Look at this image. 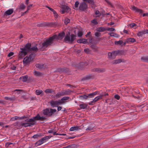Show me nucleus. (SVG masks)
Returning a JSON list of instances; mask_svg holds the SVG:
<instances>
[{"label": "nucleus", "instance_id": "nucleus-1", "mask_svg": "<svg viewBox=\"0 0 148 148\" xmlns=\"http://www.w3.org/2000/svg\"><path fill=\"white\" fill-rule=\"evenodd\" d=\"M65 35V33L64 32H62L60 33L58 36L55 35L52 37H51L49 39L46 40V41L42 44V45H40L37 44L36 46L33 47L30 49L31 44H28L25 46L24 48H21V51L19 52V56L20 58H22L24 57L27 53L30 51L31 50L34 51H36L37 49V48L41 50H44L49 45H50L53 42V41L54 39L60 40L63 38Z\"/></svg>", "mask_w": 148, "mask_h": 148}, {"label": "nucleus", "instance_id": "nucleus-2", "mask_svg": "<svg viewBox=\"0 0 148 148\" xmlns=\"http://www.w3.org/2000/svg\"><path fill=\"white\" fill-rule=\"evenodd\" d=\"M42 118L39 114H38L36 116L30 119H27L25 120L27 123H23L22 124V126L24 127L30 126L34 124L33 122L36 121Z\"/></svg>", "mask_w": 148, "mask_h": 148}, {"label": "nucleus", "instance_id": "nucleus-3", "mask_svg": "<svg viewBox=\"0 0 148 148\" xmlns=\"http://www.w3.org/2000/svg\"><path fill=\"white\" fill-rule=\"evenodd\" d=\"M87 7V5L85 2H82L79 5V2L77 1L75 2L74 8L76 10L79 9L81 10H85Z\"/></svg>", "mask_w": 148, "mask_h": 148}, {"label": "nucleus", "instance_id": "nucleus-4", "mask_svg": "<svg viewBox=\"0 0 148 148\" xmlns=\"http://www.w3.org/2000/svg\"><path fill=\"white\" fill-rule=\"evenodd\" d=\"M76 36L74 34H71V36L69 34L66 35L64 40L66 42L71 43L73 41L75 38Z\"/></svg>", "mask_w": 148, "mask_h": 148}, {"label": "nucleus", "instance_id": "nucleus-5", "mask_svg": "<svg viewBox=\"0 0 148 148\" xmlns=\"http://www.w3.org/2000/svg\"><path fill=\"white\" fill-rule=\"evenodd\" d=\"M34 55L33 54H31L28 57H25L24 59L23 63L25 65L29 64L34 59Z\"/></svg>", "mask_w": 148, "mask_h": 148}, {"label": "nucleus", "instance_id": "nucleus-6", "mask_svg": "<svg viewBox=\"0 0 148 148\" xmlns=\"http://www.w3.org/2000/svg\"><path fill=\"white\" fill-rule=\"evenodd\" d=\"M82 28L81 27H79L74 29H73L72 32L75 34H77L78 37H81L83 34Z\"/></svg>", "mask_w": 148, "mask_h": 148}, {"label": "nucleus", "instance_id": "nucleus-7", "mask_svg": "<svg viewBox=\"0 0 148 148\" xmlns=\"http://www.w3.org/2000/svg\"><path fill=\"white\" fill-rule=\"evenodd\" d=\"M61 10H60V12L62 14L65 13H68L70 10V8L66 5H62L61 6Z\"/></svg>", "mask_w": 148, "mask_h": 148}, {"label": "nucleus", "instance_id": "nucleus-8", "mask_svg": "<svg viewBox=\"0 0 148 148\" xmlns=\"http://www.w3.org/2000/svg\"><path fill=\"white\" fill-rule=\"evenodd\" d=\"M63 103V102L60 100L58 101H52L50 102L51 106L53 107H56Z\"/></svg>", "mask_w": 148, "mask_h": 148}, {"label": "nucleus", "instance_id": "nucleus-9", "mask_svg": "<svg viewBox=\"0 0 148 148\" xmlns=\"http://www.w3.org/2000/svg\"><path fill=\"white\" fill-rule=\"evenodd\" d=\"M125 61L123 59H118L117 60H114L112 61L111 63L112 64H119L121 62H124Z\"/></svg>", "mask_w": 148, "mask_h": 148}, {"label": "nucleus", "instance_id": "nucleus-10", "mask_svg": "<svg viewBox=\"0 0 148 148\" xmlns=\"http://www.w3.org/2000/svg\"><path fill=\"white\" fill-rule=\"evenodd\" d=\"M92 94H90L89 95L88 94L86 95H84L81 96L80 97V98L82 100L85 99H89L90 98H92Z\"/></svg>", "mask_w": 148, "mask_h": 148}, {"label": "nucleus", "instance_id": "nucleus-11", "mask_svg": "<svg viewBox=\"0 0 148 148\" xmlns=\"http://www.w3.org/2000/svg\"><path fill=\"white\" fill-rule=\"evenodd\" d=\"M131 7L132 10L136 12L139 13L140 14H142L143 13L142 10L138 9L134 5L132 6Z\"/></svg>", "mask_w": 148, "mask_h": 148}, {"label": "nucleus", "instance_id": "nucleus-12", "mask_svg": "<svg viewBox=\"0 0 148 148\" xmlns=\"http://www.w3.org/2000/svg\"><path fill=\"white\" fill-rule=\"evenodd\" d=\"M77 42L79 43L83 44H86L88 42L87 40L84 38L78 39L77 40Z\"/></svg>", "mask_w": 148, "mask_h": 148}, {"label": "nucleus", "instance_id": "nucleus-13", "mask_svg": "<svg viewBox=\"0 0 148 148\" xmlns=\"http://www.w3.org/2000/svg\"><path fill=\"white\" fill-rule=\"evenodd\" d=\"M45 140L43 139V138H42L41 139L39 140L36 143V145L37 146L43 144Z\"/></svg>", "mask_w": 148, "mask_h": 148}, {"label": "nucleus", "instance_id": "nucleus-14", "mask_svg": "<svg viewBox=\"0 0 148 148\" xmlns=\"http://www.w3.org/2000/svg\"><path fill=\"white\" fill-rule=\"evenodd\" d=\"M136 41V40L133 38H130L127 39L126 41L128 43L130 42H134Z\"/></svg>", "mask_w": 148, "mask_h": 148}, {"label": "nucleus", "instance_id": "nucleus-15", "mask_svg": "<svg viewBox=\"0 0 148 148\" xmlns=\"http://www.w3.org/2000/svg\"><path fill=\"white\" fill-rule=\"evenodd\" d=\"M13 9H10L7 10L5 12V14L7 15H10L13 12Z\"/></svg>", "mask_w": 148, "mask_h": 148}, {"label": "nucleus", "instance_id": "nucleus-16", "mask_svg": "<svg viewBox=\"0 0 148 148\" xmlns=\"http://www.w3.org/2000/svg\"><path fill=\"white\" fill-rule=\"evenodd\" d=\"M93 71L97 72L98 73H101L104 72L105 71L104 69H100L99 68H95Z\"/></svg>", "mask_w": 148, "mask_h": 148}, {"label": "nucleus", "instance_id": "nucleus-17", "mask_svg": "<svg viewBox=\"0 0 148 148\" xmlns=\"http://www.w3.org/2000/svg\"><path fill=\"white\" fill-rule=\"evenodd\" d=\"M108 58L111 60H114L115 58V57H114V56L113 55L112 53L110 52L108 53Z\"/></svg>", "mask_w": 148, "mask_h": 148}, {"label": "nucleus", "instance_id": "nucleus-18", "mask_svg": "<svg viewBox=\"0 0 148 148\" xmlns=\"http://www.w3.org/2000/svg\"><path fill=\"white\" fill-rule=\"evenodd\" d=\"M95 15L96 17H99L101 15V13L99 10H95Z\"/></svg>", "mask_w": 148, "mask_h": 148}, {"label": "nucleus", "instance_id": "nucleus-19", "mask_svg": "<svg viewBox=\"0 0 148 148\" xmlns=\"http://www.w3.org/2000/svg\"><path fill=\"white\" fill-rule=\"evenodd\" d=\"M106 28L103 27H100L98 28H97L96 29V30L97 32H104L106 30Z\"/></svg>", "mask_w": 148, "mask_h": 148}, {"label": "nucleus", "instance_id": "nucleus-20", "mask_svg": "<svg viewBox=\"0 0 148 148\" xmlns=\"http://www.w3.org/2000/svg\"><path fill=\"white\" fill-rule=\"evenodd\" d=\"M114 43L116 45H125L126 44V43H123L122 40H120L119 41H115Z\"/></svg>", "mask_w": 148, "mask_h": 148}, {"label": "nucleus", "instance_id": "nucleus-21", "mask_svg": "<svg viewBox=\"0 0 148 148\" xmlns=\"http://www.w3.org/2000/svg\"><path fill=\"white\" fill-rule=\"evenodd\" d=\"M28 77L27 76H24L21 77L20 78V79L23 82H26L27 79Z\"/></svg>", "mask_w": 148, "mask_h": 148}, {"label": "nucleus", "instance_id": "nucleus-22", "mask_svg": "<svg viewBox=\"0 0 148 148\" xmlns=\"http://www.w3.org/2000/svg\"><path fill=\"white\" fill-rule=\"evenodd\" d=\"M80 129L79 128L78 126L73 127H71L70 130V131H73L75 130H77Z\"/></svg>", "mask_w": 148, "mask_h": 148}, {"label": "nucleus", "instance_id": "nucleus-23", "mask_svg": "<svg viewBox=\"0 0 148 148\" xmlns=\"http://www.w3.org/2000/svg\"><path fill=\"white\" fill-rule=\"evenodd\" d=\"M145 34V33L144 30L140 31L137 33V35L138 36H142Z\"/></svg>", "mask_w": 148, "mask_h": 148}, {"label": "nucleus", "instance_id": "nucleus-24", "mask_svg": "<svg viewBox=\"0 0 148 148\" xmlns=\"http://www.w3.org/2000/svg\"><path fill=\"white\" fill-rule=\"evenodd\" d=\"M102 96L101 95H100L97 97L93 100V102H96L99 99H102Z\"/></svg>", "mask_w": 148, "mask_h": 148}, {"label": "nucleus", "instance_id": "nucleus-25", "mask_svg": "<svg viewBox=\"0 0 148 148\" xmlns=\"http://www.w3.org/2000/svg\"><path fill=\"white\" fill-rule=\"evenodd\" d=\"M43 113L45 115H50L49 110V109H46L43 112Z\"/></svg>", "mask_w": 148, "mask_h": 148}, {"label": "nucleus", "instance_id": "nucleus-26", "mask_svg": "<svg viewBox=\"0 0 148 148\" xmlns=\"http://www.w3.org/2000/svg\"><path fill=\"white\" fill-rule=\"evenodd\" d=\"M141 59L142 60L145 62H148V56H143L141 57Z\"/></svg>", "mask_w": 148, "mask_h": 148}, {"label": "nucleus", "instance_id": "nucleus-27", "mask_svg": "<svg viewBox=\"0 0 148 148\" xmlns=\"http://www.w3.org/2000/svg\"><path fill=\"white\" fill-rule=\"evenodd\" d=\"M87 105L85 103H83L80 105L79 107L81 109H84L86 108Z\"/></svg>", "mask_w": 148, "mask_h": 148}, {"label": "nucleus", "instance_id": "nucleus-28", "mask_svg": "<svg viewBox=\"0 0 148 148\" xmlns=\"http://www.w3.org/2000/svg\"><path fill=\"white\" fill-rule=\"evenodd\" d=\"M117 52L118 56H121L124 55V51H117Z\"/></svg>", "mask_w": 148, "mask_h": 148}, {"label": "nucleus", "instance_id": "nucleus-29", "mask_svg": "<svg viewBox=\"0 0 148 148\" xmlns=\"http://www.w3.org/2000/svg\"><path fill=\"white\" fill-rule=\"evenodd\" d=\"M49 112L50 115H51L52 114L54 113L56 111V110L55 109H49Z\"/></svg>", "mask_w": 148, "mask_h": 148}, {"label": "nucleus", "instance_id": "nucleus-30", "mask_svg": "<svg viewBox=\"0 0 148 148\" xmlns=\"http://www.w3.org/2000/svg\"><path fill=\"white\" fill-rule=\"evenodd\" d=\"M34 75L36 76H39L41 75V74L39 72L35 71L34 72Z\"/></svg>", "mask_w": 148, "mask_h": 148}, {"label": "nucleus", "instance_id": "nucleus-31", "mask_svg": "<svg viewBox=\"0 0 148 148\" xmlns=\"http://www.w3.org/2000/svg\"><path fill=\"white\" fill-rule=\"evenodd\" d=\"M42 92V91L40 90H37L36 91V94L38 95H40Z\"/></svg>", "mask_w": 148, "mask_h": 148}, {"label": "nucleus", "instance_id": "nucleus-32", "mask_svg": "<svg viewBox=\"0 0 148 148\" xmlns=\"http://www.w3.org/2000/svg\"><path fill=\"white\" fill-rule=\"evenodd\" d=\"M108 34L111 36L116 37L117 35L116 34L113 32L109 33Z\"/></svg>", "mask_w": 148, "mask_h": 148}, {"label": "nucleus", "instance_id": "nucleus-33", "mask_svg": "<svg viewBox=\"0 0 148 148\" xmlns=\"http://www.w3.org/2000/svg\"><path fill=\"white\" fill-rule=\"evenodd\" d=\"M106 1L107 2V3H108V5H110V7L112 8L114 7V6L112 4V3L109 1L108 0H107Z\"/></svg>", "mask_w": 148, "mask_h": 148}, {"label": "nucleus", "instance_id": "nucleus-34", "mask_svg": "<svg viewBox=\"0 0 148 148\" xmlns=\"http://www.w3.org/2000/svg\"><path fill=\"white\" fill-rule=\"evenodd\" d=\"M112 53H113V55L114 57H115V58L116 56L118 55L117 51H113L112 52Z\"/></svg>", "mask_w": 148, "mask_h": 148}, {"label": "nucleus", "instance_id": "nucleus-35", "mask_svg": "<svg viewBox=\"0 0 148 148\" xmlns=\"http://www.w3.org/2000/svg\"><path fill=\"white\" fill-rule=\"evenodd\" d=\"M25 5L23 3H21V4L20 8L22 9H25Z\"/></svg>", "mask_w": 148, "mask_h": 148}, {"label": "nucleus", "instance_id": "nucleus-36", "mask_svg": "<svg viewBox=\"0 0 148 148\" xmlns=\"http://www.w3.org/2000/svg\"><path fill=\"white\" fill-rule=\"evenodd\" d=\"M106 30L113 32L115 30V29L114 28H107L106 29Z\"/></svg>", "mask_w": 148, "mask_h": 148}, {"label": "nucleus", "instance_id": "nucleus-37", "mask_svg": "<svg viewBox=\"0 0 148 148\" xmlns=\"http://www.w3.org/2000/svg\"><path fill=\"white\" fill-rule=\"evenodd\" d=\"M95 36L98 37L100 36L101 35V33L99 32H96L95 34Z\"/></svg>", "mask_w": 148, "mask_h": 148}, {"label": "nucleus", "instance_id": "nucleus-38", "mask_svg": "<svg viewBox=\"0 0 148 148\" xmlns=\"http://www.w3.org/2000/svg\"><path fill=\"white\" fill-rule=\"evenodd\" d=\"M63 95L64 94L63 93L59 92L56 94V96L58 97L61 96Z\"/></svg>", "mask_w": 148, "mask_h": 148}, {"label": "nucleus", "instance_id": "nucleus-39", "mask_svg": "<svg viewBox=\"0 0 148 148\" xmlns=\"http://www.w3.org/2000/svg\"><path fill=\"white\" fill-rule=\"evenodd\" d=\"M70 21V20L69 19L66 18L64 21V23L66 24H67Z\"/></svg>", "mask_w": 148, "mask_h": 148}, {"label": "nucleus", "instance_id": "nucleus-40", "mask_svg": "<svg viewBox=\"0 0 148 148\" xmlns=\"http://www.w3.org/2000/svg\"><path fill=\"white\" fill-rule=\"evenodd\" d=\"M84 51L85 53H90V51L88 48H86L84 49Z\"/></svg>", "mask_w": 148, "mask_h": 148}, {"label": "nucleus", "instance_id": "nucleus-41", "mask_svg": "<svg viewBox=\"0 0 148 148\" xmlns=\"http://www.w3.org/2000/svg\"><path fill=\"white\" fill-rule=\"evenodd\" d=\"M45 91L46 93H50V92H52L53 91L51 90L50 89H47Z\"/></svg>", "mask_w": 148, "mask_h": 148}, {"label": "nucleus", "instance_id": "nucleus-42", "mask_svg": "<svg viewBox=\"0 0 148 148\" xmlns=\"http://www.w3.org/2000/svg\"><path fill=\"white\" fill-rule=\"evenodd\" d=\"M69 99V97H65L62 98L61 99V101L64 100H68Z\"/></svg>", "mask_w": 148, "mask_h": 148}, {"label": "nucleus", "instance_id": "nucleus-43", "mask_svg": "<svg viewBox=\"0 0 148 148\" xmlns=\"http://www.w3.org/2000/svg\"><path fill=\"white\" fill-rule=\"evenodd\" d=\"M36 66L37 67H38L39 68H42L43 67V65L41 64H36Z\"/></svg>", "mask_w": 148, "mask_h": 148}, {"label": "nucleus", "instance_id": "nucleus-44", "mask_svg": "<svg viewBox=\"0 0 148 148\" xmlns=\"http://www.w3.org/2000/svg\"><path fill=\"white\" fill-rule=\"evenodd\" d=\"M98 24L97 19H93V24L97 25Z\"/></svg>", "mask_w": 148, "mask_h": 148}, {"label": "nucleus", "instance_id": "nucleus-45", "mask_svg": "<svg viewBox=\"0 0 148 148\" xmlns=\"http://www.w3.org/2000/svg\"><path fill=\"white\" fill-rule=\"evenodd\" d=\"M114 98L117 100H119L120 99V97L118 95H114Z\"/></svg>", "mask_w": 148, "mask_h": 148}, {"label": "nucleus", "instance_id": "nucleus-46", "mask_svg": "<svg viewBox=\"0 0 148 148\" xmlns=\"http://www.w3.org/2000/svg\"><path fill=\"white\" fill-rule=\"evenodd\" d=\"M51 137V136H47L43 138V139L45 140H46L49 139Z\"/></svg>", "mask_w": 148, "mask_h": 148}, {"label": "nucleus", "instance_id": "nucleus-47", "mask_svg": "<svg viewBox=\"0 0 148 148\" xmlns=\"http://www.w3.org/2000/svg\"><path fill=\"white\" fill-rule=\"evenodd\" d=\"M86 36L87 37H89L91 36V32H89L86 35Z\"/></svg>", "mask_w": 148, "mask_h": 148}, {"label": "nucleus", "instance_id": "nucleus-48", "mask_svg": "<svg viewBox=\"0 0 148 148\" xmlns=\"http://www.w3.org/2000/svg\"><path fill=\"white\" fill-rule=\"evenodd\" d=\"M136 25V24L135 23H132L130 25V26L131 27H133Z\"/></svg>", "mask_w": 148, "mask_h": 148}, {"label": "nucleus", "instance_id": "nucleus-49", "mask_svg": "<svg viewBox=\"0 0 148 148\" xmlns=\"http://www.w3.org/2000/svg\"><path fill=\"white\" fill-rule=\"evenodd\" d=\"M14 54V53L13 52H11L8 55V57H10L13 56Z\"/></svg>", "mask_w": 148, "mask_h": 148}, {"label": "nucleus", "instance_id": "nucleus-50", "mask_svg": "<svg viewBox=\"0 0 148 148\" xmlns=\"http://www.w3.org/2000/svg\"><path fill=\"white\" fill-rule=\"evenodd\" d=\"M53 13L54 14V15L55 17H57L58 16V14H57L56 12L54 11L53 12Z\"/></svg>", "mask_w": 148, "mask_h": 148}, {"label": "nucleus", "instance_id": "nucleus-51", "mask_svg": "<svg viewBox=\"0 0 148 148\" xmlns=\"http://www.w3.org/2000/svg\"><path fill=\"white\" fill-rule=\"evenodd\" d=\"M4 99H5L6 100H11V99L10 98H9L8 97H4Z\"/></svg>", "mask_w": 148, "mask_h": 148}, {"label": "nucleus", "instance_id": "nucleus-52", "mask_svg": "<svg viewBox=\"0 0 148 148\" xmlns=\"http://www.w3.org/2000/svg\"><path fill=\"white\" fill-rule=\"evenodd\" d=\"M47 8L50 10L52 12H53L54 10L52 9V8H51L49 7H47Z\"/></svg>", "mask_w": 148, "mask_h": 148}, {"label": "nucleus", "instance_id": "nucleus-53", "mask_svg": "<svg viewBox=\"0 0 148 148\" xmlns=\"http://www.w3.org/2000/svg\"><path fill=\"white\" fill-rule=\"evenodd\" d=\"M84 1L90 3L91 1V0H83Z\"/></svg>", "mask_w": 148, "mask_h": 148}, {"label": "nucleus", "instance_id": "nucleus-54", "mask_svg": "<svg viewBox=\"0 0 148 148\" xmlns=\"http://www.w3.org/2000/svg\"><path fill=\"white\" fill-rule=\"evenodd\" d=\"M92 39L91 38L90 39L88 40V42L89 43H92Z\"/></svg>", "mask_w": 148, "mask_h": 148}, {"label": "nucleus", "instance_id": "nucleus-55", "mask_svg": "<svg viewBox=\"0 0 148 148\" xmlns=\"http://www.w3.org/2000/svg\"><path fill=\"white\" fill-rule=\"evenodd\" d=\"M114 24V23L113 22H111L108 23V25H112Z\"/></svg>", "mask_w": 148, "mask_h": 148}, {"label": "nucleus", "instance_id": "nucleus-56", "mask_svg": "<svg viewBox=\"0 0 148 148\" xmlns=\"http://www.w3.org/2000/svg\"><path fill=\"white\" fill-rule=\"evenodd\" d=\"M62 107L60 106H59L58 107V111H60L61 110Z\"/></svg>", "mask_w": 148, "mask_h": 148}, {"label": "nucleus", "instance_id": "nucleus-57", "mask_svg": "<svg viewBox=\"0 0 148 148\" xmlns=\"http://www.w3.org/2000/svg\"><path fill=\"white\" fill-rule=\"evenodd\" d=\"M11 69L13 70H15L16 69V67L14 66H13L12 67H11Z\"/></svg>", "mask_w": 148, "mask_h": 148}, {"label": "nucleus", "instance_id": "nucleus-58", "mask_svg": "<svg viewBox=\"0 0 148 148\" xmlns=\"http://www.w3.org/2000/svg\"><path fill=\"white\" fill-rule=\"evenodd\" d=\"M53 132V130H49L48 131V133H52Z\"/></svg>", "mask_w": 148, "mask_h": 148}, {"label": "nucleus", "instance_id": "nucleus-59", "mask_svg": "<svg viewBox=\"0 0 148 148\" xmlns=\"http://www.w3.org/2000/svg\"><path fill=\"white\" fill-rule=\"evenodd\" d=\"M144 30L145 32V34H148V29H146Z\"/></svg>", "mask_w": 148, "mask_h": 148}, {"label": "nucleus", "instance_id": "nucleus-60", "mask_svg": "<svg viewBox=\"0 0 148 148\" xmlns=\"http://www.w3.org/2000/svg\"><path fill=\"white\" fill-rule=\"evenodd\" d=\"M148 14V13H144L143 14V16H147Z\"/></svg>", "mask_w": 148, "mask_h": 148}, {"label": "nucleus", "instance_id": "nucleus-61", "mask_svg": "<svg viewBox=\"0 0 148 148\" xmlns=\"http://www.w3.org/2000/svg\"><path fill=\"white\" fill-rule=\"evenodd\" d=\"M98 92L97 91H96L94 92H93V95H96Z\"/></svg>", "mask_w": 148, "mask_h": 148}, {"label": "nucleus", "instance_id": "nucleus-62", "mask_svg": "<svg viewBox=\"0 0 148 148\" xmlns=\"http://www.w3.org/2000/svg\"><path fill=\"white\" fill-rule=\"evenodd\" d=\"M15 118L14 117H12L11 118V120H12V121H14V120H15Z\"/></svg>", "mask_w": 148, "mask_h": 148}, {"label": "nucleus", "instance_id": "nucleus-63", "mask_svg": "<svg viewBox=\"0 0 148 148\" xmlns=\"http://www.w3.org/2000/svg\"><path fill=\"white\" fill-rule=\"evenodd\" d=\"M29 0H26V4H27L29 3Z\"/></svg>", "mask_w": 148, "mask_h": 148}, {"label": "nucleus", "instance_id": "nucleus-64", "mask_svg": "<svg viewBox=\"0 0 148 148\" xmlns=\"http://www.w3.org/2000/svg\"><path fill=\"white\" fill-rule=\"evenodd\" d=\"M37 136H38L37 135H34L33 136V138H36Z\"/></svg>", "mask_w": 148, "mask_h": 148}]
</instances>
